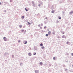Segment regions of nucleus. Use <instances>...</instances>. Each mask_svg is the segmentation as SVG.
Wrapping results in <instances>:
<instances>
[{"mask_svg":"<svg viewBox=\"0 0 73 73\" xmlns=\"http://www.w3.org/2000/svg\"><path fill=\"white\" fill-rule=\"evenodd\" d=\"M46 36H48V34H46Z\"/></svg>","mask_w":73,"mask_h":73,"instance_id":"aec40b11","label":"nucleus"},{"mask_svg":"<svg viewBox=\"0 0 73 73\" xmlns=\"http://www.w3.org/2000/svg\"><path fill=\"white\" fill-rule=\"evenodd\" d=\"M18 42H20V40H19Z\"/></svg>","mask_w":73,"mask_h":73,"instance_id":"4be33fe9","label":"nucleus"},{"mask_svg":"<svg viewBox=\"0 0 73 73\" xmlns=\"http://www.w3.org/2000/svg\"><path fill=\"white\" fill-rule=\"evenodd\" d=\"M35 72L36 73H38V71L37 70H36L35 71Z\"/></svg>","mask_w":73,"mask_h":73,"instance_id":"39448f33","label":"nucleus"},{"mask_svg":"<svg viewBox=\"0 0 73 73\" xmlns=\"http://www.w3.org/2000/svg\"><path fill=\"white\" fill-rule=\"evenodd\" d=\"M40 65H42V62H40Z\"/></svg>","mask_w":73,"mask_h":73,"instance_id":"9d476101","label":"nucleus"},{"mask_svg":"<svg viewBox=\"0 0 73 73\" xmlns=\"http://www.w3.org/2000/svg\"><path fill=\"white\" fill-rule=\"evenodd\" d=\"M19 27L20 28H21L22 27V25H20L19 26Z\"/></svg>","mask_w":73,"mask_h":73,"instance_id":"0eeeda50","label":"nucleus"},{"mask_svg":"<svg viewBox=\"0 0 73 73\" xmlns=\"http://www.w3.org/2000/svg\"><path fill=\"white\" fill-rule=\"evenodd\" d=\"M29 55V56H31L32 55V54H31V53H29L28 54Z\"/></svg>","mask_w":73,"mask_h":73,"instance_id":"423d86ee","label":"nucleus"},{"mask_svg":"<svg viewBox=\"0 0 73 73\" xmlns=\"http://www.w3.org/2000/svg\"><path fill=\"white\" fill-rule=\"evenodd\" d=\"M69 43V42H67V44H68Z\"/></svg>","mask_w":73,"mask_h":73,"instance_id":"b1692460","label":"nucleus"},{"mask_svg":"<svg viewBox=\"0 0 73 73\" xmlns=\"http://www.w3.org/2000/svg\"><path fill=\"white\" fill-rule=\"evenodd\" d=\"M41 25H43V24H41Z\"/></svg>","mask_w":73,"mask_h":73,"instance_id":"a878e982","label":"nucleus"},{"mask_svg":"<svg viewBox=\"0 0 73 73\" xmlns=\"http://www.w3.org/2000/svg\"><path fill=\"white\" fill-rule=\"evenodd\" d=\"M51 12H52V13H54V11H51Z\"/></svg>","mask_w":73,"mask_h":73,"instance_id":"dca6fc26","label":"nucleus"},{"mask_svg":"<svg viewBox=\"0 0 73 73\" xmlns=\"http://www.w3.org/2000/svg\"><path fill=\"white\" fill-rule=\"evenodd\" d=\"M38 26H39V27H40V25H38Z\"/></svg>","mask_w":73,"mask_h":73,"instance_id":"cd10ccee","label":"nucleus"},{"mask_svg":"<svg viewBox=\"0 0 73 73\" xmlns=\"http://www.w3.org/2000/svg\"><path fill=\"white\" fill-rule=\"evenodd\" d=\"M36 52H33V54L34 55H36Z\"/></svg>","mask_w":73,"mask_h":73,"instance_id":"f8f14e48","label":"nucleus"},{"mask_svg":"<svg viewBox=\"0 0 73 73\" xmlns=\"http://www.w3.org/2000/svg\"><path fill=\"white\" fill-rule=\"evenodd\" d=\"M62 33V34H64V32H63Z\"/></svg>","mask_w":73,"mask_h":73,"instance_id":"393cba45","label":"nucleus"},{"mask_svg":"<svg viewBox=\"0 0 73 73\" xmlns=\"http://www.w3.org/2000/svg\"><path fill=\"white\" fill-rule=\"evenodd\" d=\"M53 59L54 60H56V58L55 57H54L53 58Z\"/></svg>","mask_w":73,"mask_h":73,"instance_id":"1a4fd4ad","label":"nucleus"},{"mask_svg":"<svg viewBox=\"0 0 73 73\" xmlns=\"http://www.w3.org/2000/svg\"><path fill=\"white\" fill-rule=\"evenodd\" d=\"M43 44H42V43H41L40 44V46H43Z\"/></svg>","mask_w":73,"mask_h":73,"instance_id":"9b49d317","label":"nucleus"},{"mask_svg":"<svg viewBox=\"0 0 73 73\" xmlns=\"http://www.w3.org/2000/svg\"><path fill=\"white\" fill-rule=\"evenodd\" d=\"M71 13H73V11H72L70 12Z\"/></svg>","mask_w":73,"mask_h":73,"instance_id":"412c9836","label":"nucleus"},{"mask_svg":"<svg viewBox=\"0 0 73 73\" xmlns=\"http://www.w3.org/2000/svg\"><path fill=\"white\" fill-rule=\"evenodd\" d=\"M71 55H72V56H73V53H72L71 54Z\"/></svg>","mask_w":73,"mask_h":73,"instance_id":"5701e85b","label":"nucleus"},{"mask_svg":"<svg viewBox=\"0 0 73 73\" xmlns=\"http://www.w3.org/2000/svg\"><path fill=\"white\" fill-rule=\"evenodd\" d=\"M42 49H44V47L42 46Z\"/></svg>","mask_w":73,"mask_h":73,"instance_id":"4468645a","label":"nucleus"},{"mask_svg":"<svg viewBox=\"0 0 73 73\" xmlns=\"http://www.w3.org/2000/svg\"><path fill=\"white\" fill-rule=\"evenodd\" d=\"M3 39L5 41H7V38H6L5 37H4L3 38Z\"/></svg>","mask_w":73,"mask_h":73,"instance_id":"f03ea898","label":"nucleus"},{"mask_svg":"<svg viewBox=\"0 0 73 73\" xmlns=\"http://www.w3.org/2000/svg\"><path fill=\"white\" fill-rule=\"evenodd\" d=\"M27 23H28V24H27V25H29V26H31V23H30L29 22H28Z\"/></svg>","mask_w":73,"mask_h":73,"instance_id":"20e7f679","label":"nucleus"},{"mask_svg":"<svg viewBox=\"0 0 73 73\" xmlns=\"http://www.w3.org/2000/svg\"><path fill=\"white\" fill-rule=\"evenodd\" d=\"M51 31H49L48 33V35H50L51 34Z\"/></svg>","mask_w":73,"mask_h":73,"instance_id":"7ed1b4c3","label":"nucleus"},{"mask_svg":"<svg viewBox=\"0 0 73 73\" xmlns=\"http://www.w3.org/2000/svg\"><path fill=\"white\" fill-rule=\"evenodd\" d=\"M25 9L26 11H28V9H27L26 8Z\"/></svg>","mask_w":73,"mask_h":73,"instance_id":"ddd939ff","label":"nucleus"},{"mask_svg":"<svg viewBox=\"0 0 73 73\" xmlns=\"http://www.w3.org/2000/svg\"><path fill=\"white\" fill-rule=\"evenodd\" d=\"M46 27H44V28H46Z\"/></svg>","mask_w":73,"mask_h":73,"instance_id":"bb28decb","label":"nucleus"},{"mask_svg":"<svg viewBox=\"0 0 73 73\" xmlns=\"http://www.w3.org/2000/svg\"><path fill=\"white\" fill-rule=\"evenodd\" d=\"M24 30H21V31L22 32H23L24 31Z\"/></svg>","mask_w":73,"mask_h":73,"instance_id":"6ab92c4d","label":"nucleus"},{"mask_svg":"<svg viewBox=\"0 0 73 73\" xmlns=\"http://www.w3.org/2000/svg\"><path fill=\"white\" fill-rule=\"evenodd\" d=\"M53 34H54V33H53Z\"/></svg>","mask_w":73,"mask_h":73,"instance_id":"7c9ffc66","label":"nucleus"},{"mask_svg":"<svg viewBox=\"0 0 73 73\" xmlns=\"http://www.w3.org/2000/svg\"><path fill=\"white\" fill-rule=\"evenodd\" d=\"M72 66H73V65H72Z\"/></svg>","mask_w":73,"mask_h":73,"instance_id":"2f4dec72","label":"nucleus"},{"mask_svg":"<svg viewBox=\"0 0 73 73\" xmlns=\"http://www.w3.org/2000/svg\"><path fill=\"white\" fill-rule=\"evenodd\" d=\"M40 29H42V27L40 28Z\"/></svg>","mask_w":73,"mask_h":73,"instance_id":"c756f323","label":"nucleus"},{"mask_svg":"<svg viewBox=\"0 0 73 73\" xmlns=\"http://www.w3.org/2000/svg\"><path fill=\"white\" fill-rule=\"evenodd\" d=\"M1 3H0V5H1Z\"/></svg>","mask_w":73,"mask_h":73,"instance_id":"c85d7f7f","label":"nucleus"},{"mask_svg":"<svg viewBox=\"0 0 73 73\" xmlns=\"http://www.w3.org/2000/svg\"><path fill=\"white\" fill-rule=\"evenodd\" d=\"M21 18L22 19H24V16H22V17H21Z\"/></svg>","mask_w":73,"mask_h":73,"instance_id":"6e6552de","label":"nucleus"},{"mask_svg":"<svg viewBox=\"0 0 73 73\" xmlns=\"http://www.w3.org/2000/svg\"><path fill=\"white\" fill-rule=\"evenodd\" d=\"M27 42L26 41H23V43L24 44H27Z\"/></svg>","mask_w":73,"mask_h":73,"instance_id":"f257e3e1","label":"nucleus"},{"mask_svg":"<svg viewBox=\"0 0 73 73\" xmlns=\"http://www.w3.org/2000/svg\"><path fill=\"white\" fill-rule=\"evenodd\" d=\"M10 2H12V0H10Z\"/></svg>","mask_w":73,"mask_h":73,"instance_id":"a211bd4d","label":"nucleus"},{"mask_svg":"<svg viewBox=\"0 0 73 73\" xmlns=\"http://www.w3.org/2000/svg\"><path fill=\"white\" fill-rule=\"evenodd\" d=\"M64 37H65V36H64V35H63V36H62V38H64Z\"/></svg>","mask_w":73,"mask_h":73,"instance_id":"f3484780","label":"nucleus"},{"mask_svg":"<svg viewBox=\"0 0 73 73\" xmlns=\"http://www.w3.org/2000/svg\"><path fill=\"white\" fill-rule=\"evenodd\" d=\"M58 19H61V17H58Z\"/></svg>","mask_w":73,"mask_h":73,"instance_id":"2eb2a0df","label":"nucleus"}]
</instances>
